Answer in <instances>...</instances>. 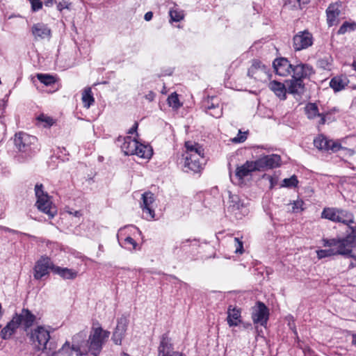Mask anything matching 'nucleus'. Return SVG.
Listing matches in <instances>:
<instances>
[{
    "mask_svg": "<svg viewBox=\"0 0 356 356\" xmlns=\"http://www.w3.org/2000/svg\"><path fill=\"white\" fill-rule=\"evenodd\" d=\"M110 334L109 331L103 330L101 326L93 327L88 340L85 341L86 334L84 332H80L72 337V348L76 353L77 356H86L89 352L92 355L97 356Z\"/></svg>",
    "mask_w": 356,
    "mask_h": 356,
    "instance_id": "f257e3e1",
    "label": "nucleus"
},
{
    "mask_svg": "<svg viewBox=\"0 0 356 356\" xmlns=\"http://www.w3.org/2000/svg\"><path fill=\"white\" fill-rule=\"evenodd\" d=\"M350 229V232L345 237L333 238H323L324 247H338L341 250H343L346 254L344 257L350 258L355 257L352 254L351 250L352 245L356 242V227H348Z\"/></svg>",
    "mask_w": 356,
    "mask_h": 356,
    "instance_id": "f03ea898",
    "label": "nucleus"
},
{
    "mask_svg": "<svg viewBox=\"0 0 356 356\" xmlns=\"http://www.w3.org/2000/svg\"><path fill=\"white\" fill-rule=\"evenodd\" d=\"M43 188L42 184H36L35 186V195L37 198L35 206L40 211L47 214L49 219H52L57 214V209Z\"/></svg>",
    "mask_w": 356,
    "mask_h": 356,
    "instance_id": "7ed1b4c3",
    "label": "nucleus"
},
{
    "mask_svg": "<svg viewBox=\"0 0 356 356\" xmlns=\"http://www.w3.org/2000/svg\"><path fill=\"white\" fill-rule=\"evenodd\" d=\"M29 339L35 349L44 351L48 346L50 334L43 326L40 325L31 332Z\"/></svg>",
    "mask_w": 356,
    "mask_h": 356,
    "instance_id": "20e7f679",
    "label": "nucleus"
},
{
    "mask_svg": "<svg viewBox=\"0 0 356 356\" xmlns=\"http://www.w3.org/2000/svg\"><path fill=\"white\" fill-rule=\"evenodd\" d=\"M248 76L257 81H266L271 79L270 69L264 65L260 60L254 59L248 71Z\"/></svg>",
    "mask_w": 356,
    "mask_h": 356,
    "instance_id": "39448f33",
    "label": "nucleus"
},
{
    "mask_svg": "<svg viewBox=\"0 0 356 356\" xmlns=\"http://www.w3.org/2000/svg\"><path fill=\"white\" fill-rule=\"evenodd\" d=\"M55 265L51 261V259L46 256H42L38 259L33 268V277L35 280H39L45 276L49 275L51 270L54 273V268Z\"/></svg>",
    "mask_w": 356,
    "mask_h": 356,
    "instance_id": "423d86ee",
    "label": "nucleus"
},
{
    "mask_svg": "<svg viewBox=\"0 0 356 356\" xmlns=\"http://www.w3.org/2000/svg\"><path fill=\"white\" fill-rule=\"evenodd\" d=\"M256 306L252 312V321L254 325H260L266 327L269 319V309L261 301L257 302Z\"/></svg>",
    "mask_w": 356,
    "mask_h": 356,
    "instance_id": "0eeeda50",
    "label": "nucleus"
},
{
    "mask_svg": "<svg viewBox=\"0 0 356 356\" xmlns=\"http://www.w3.org/2000/svg\"><path fill=\"white\" fill-rule=\"evenodd\" d=\"M291 73V78L304 80L309 79L315 71L312 65L297 60L292 64Z\"/></svg>",
    "mask_w": 356,
    "mask_h": 356,
    "instance_id": "6e6552de",
    "label": "nucleus"
},
{
    "mask_svg": "<svg viewBox=\"0 0 356 356\" xmlns=\"http://www.w3.org/2000/svg\"><path fill=\"white\" fill-rule=\"evenodd\" d=\"M13 318L18 326H22L25 332L33 325L36 316L29 309H22L20 314H15Z\"/></svg>",
    "mask_w": 356,
    "mask_h": 356,
    "instance_id": "1a4fd4ad",
    "label": "nucleus"
},
{
    "mask_svg": "<svg viewBox=\"0 0 356 356\" xmlns=\"http://www.w3.org/2000/svg\"><path fill=\"white\" fill-rule=\"evenodd\" d=\"M293 42L294 49L300 51L313 44V36L308 31H300L293 36Z\"/></svg>",
    "mask_w": 356,
    "mask_h": 356,
    "instance_id": "9d476101",
    "label": "nucleus"
},
{
    "mask_svg": "<svg viewBox=\"0 0 356 356\" xmlns=\"http://www.w3.org/2000/svg\"><path fill=\"white\" fill-rule=\"evenodd\" d=\"M129 319L125 315H122L117 320L116 327L113 332L111 340L116 345H121L127 330Z\"/></svg>",
    "mask_w": 356,
    "mask_h": 356,
    "instance_id": "9b49d317",
    "label": "nucleus"
},
{
    "mask_svg": "<svg viewBox=\"0 0 356 356\" xmlns=\"http://www.w3.org/2000/svg\"><path fill=\"white\" fill-rule=\"evenodd\" d=\"M36 138L26 133L19 132L15 136V145L19 151L26 152L30 149L31 144L34 143Z\"/></svg>",
    "mask_w": 356,
    "mask_h": 356,
    "instance_id": "f8f14e48",
    "label": "nucleus"
},
{
    "mask_svg": "<svg viewBox=\"0 0 356 356\" xmlns=\"http://www.w3.org/2000/svg\"><path fill=\"white\" fill-rule=\"evenodd\" d=\"M292 64L284 57L275 58L273 62V67L276 74L286 76L291 74Z\"/></svg>",
    "mask_w": 356,
    "mask_h": 356,
    "instance_id": "ddd939ff",
    "label": "nucleus"
},
{
    "mask_svg": "<svg viewBox=\"0 0 356 356\" xmlns=\"http://www.w3.org/2000/svg\"><path fill=\"white\" fill-rule=\"evenodd\" d=\"M256 161L259 166V171H264L266 169L278 167L280 164L281 157L277 154H271L264 156Z\"/></svg>",
    "mask_w": 356,
    "mask_h": 356,
    "instance_id": "4468645a",
    "label": "nucleus"
},
{
    "mask_svg": "<svg viewBox=\"0 0 356 356\" xmlns=\"http://www.w3.org/2000/svg\"><path fill=\"white\" fill-rule=\"evenodd\" d=\"M116 143H122L120 147L125 155H134L135 151H137L138 140L132 139L131 136H119Z\"/></svg>",
    "mask_w": 356,
    "mask_h": 356,
    "instance_id": "2eb2a0df",
    "label": "nucleus"
},
{
    "mask_svg": "<svg viewBox=\"0 0 356 356\" xmlns=\"http://www.w3.org/2000/svg\"><path fill=\"white\" fill-rule=\"evenodd\" d=\"M255 171H259L257 161H247L243 165L236 168V176L239 179H243Z\"/></svg>",
    "mask_w": 356,
    "mask_h": 356,
    "instance_id": "dca6fc26",
    "label": "nucleus"
},
{
    "mask_svg": "<svg viewBox=\"0 0 356 356\" xmlns=\"http://www.w3.org/2000/svg\"><path fill=\"white\" fill-rule=\"evenodd\" d=\"M287 92L293 95L301 97L305 91V84L303 80L291 78L286 81Z\"/></svg>",
    "mask_w": 356,
    "mask_h": 356,
    "instance_id": "f3484780",
    "label": "nucleus"
},
{
    "mask_svg": "<svg viewBox=\"0 0 356 356\" xmlns=\"http://www.w3.org/2000/svg\"><path fill=\"white\" fill-rule=\"evenodd\" d=\"M175 354L173 345L168 334L161 336L159 346L158 348V356H172Z\"/></svg>",
    "mask_w": 356,
    "mask_h": 356,
    "instance_id": "a211bd4d",
    "label": "nucleus"
},
{
    "mask_svg": "<svg viewBox=\"0 0 356 356\" xmlns=\"http://www.w3.org/2000/svg\"><path fill=\"white\" fill-rule=\"evenodd\" d=\"M227 321L229 327H234L241 323V310L240 308L229 305L227 309Z\"/></svg>",
    "mask_w": 356,
    "mask_h": 356,
    "instance_id": "6ab92c4d",
    "label": "nucleus"
},
{
    "mask_svg": "<svg viewBox=\"0 0 356 356\" xmlns=\"http://www.w3.org/2000/svg\"><path fill=\"white\" fill-rule=\"evenodd\" d=\"M341 6V2H336L331 3L326 10L327 15V23L328 26H332L337 22V18L340 15L339 7Z\"/></svg>",
    "mask_w": 356,
    "mask_h": 356,
    "instance_id": "aec40b11",
    "label": "nucleus"
},
{
    "mask_svg": "<svg viewBox=\"0 0 356 356\" xmlns=\"http://www.w3.org/2000/svg\"><path fill=\"white\" fill-rule=\"evenodd\" d=\"M31 32L35 39H44L51 36V30L47 25L43 23L33 24Z\"/></svg>",
    "mask_w": 356,
    "mask_h": 356,
    "instance_id": "412c9836",
    "label": "nucleus"
},
{
    "mask_svg": "<svg viewBox=\"0 0 356 356\" xmlns=\"http://www.w3.org/2000/svg\"><path fill=\"white\" fill-rule=\"evenodd\" d=\"M349 83L348 79L344 76H337L332 78L330 81V86L337 92L343 90Z\"/></svg>",
    "mask_w": 356,
    "mask_h": 356,
    "instance_id": "4be33fe9",
    "label": "nucleus"
},
{
    "mask_svg": "<svg viewBox=\"0 0 356 356\" xmlns=\"http://www.w3.org/2000/svg\"><path fill=\"white\" fill-rule=\"evenodd\" d=\"M269 88L274 92V93L280 99H286V92H287V87L285 84L277 81H273L269 83Z\"/></svg>",
    "mask_w": 356,
    "mask_h": 356,
    "instance_id": "5701e85b",
    "label": "nucleus"
},
{
    "mask_svg": "<svg viewBox=\"0 0 356 356\" xmlns=\"http://www.w3.org/2000/svg\"><path fill=\"white\" fill-rule=\"evenodd\" d=\"M337 214H339V223H342L350 227L351 224L355 222L353 213L348 210L338 208Z\"/></svg>",
    "mask_w": 356,
    "mask_h": 356,
    "instance_id": "b1692460",
    "label": "nucleus"
},
{
    "mask_svg": "<svg viewBox=\"0 0 356 356\" xmlns=\"http://www.w3.org/2000/svg\"><path fill=\"white\" fill-rule=\"evenodd\" d=\"M54 273L60 275L62 278L65 280H74L78 275V272L73 269L56 266L54 268Z\"/></svg>",
    "mask_w": 356,
    "mask_h": 356,
    "instance_id": "393cba45",
    "label": "nucleus"
},
{
    "mask_svg": "<svg viewBox=\"0 0 356 356\" xmlns=\"http://www.w3.org/2000/svg\"><path fill=\"white\" fill-rule=\"evenodd\" d=\"M317 257L319 259L332 257L334 255H343L346 254V252L343 250H341L338 247H330L329 249L325 250H318L316 251Z\"/></svg>",
    "mask_w": 356,
    "mask_h": 356,
    "instance_id": "a878e982",
    "label": "nucleus"
},
{
    "mask_svg": "<svg viewBox=\"0 0 356 356\" xmlns=\"http://www.w3.org/2000/svg\"><path fill=\"white\" fill-rule=\"evenodd\" d=\"M19 327L17 323H15L14 318H13L10 322L7 323V325L1 330L0 335L3 339H9L16 331V330Z\"/></svg>",
    "mask_w": 356,
    "mask_h": 356,
    "instance_id": "bb28decb",
    "label": "nucleus"
},
{
    "mask_svg": "<svg viewBox=\"0 0 356 356\" xmlns=\"http://www.w3.org/2000/svg\"><path fill=\"white\" fill-rule=\"evenodd\" d=\"M338 208L336 207H326L324 208L321 213V218L327 219L334 222H338L339 214H337Z\"/></svg>",
    "mask_w": 356,
    "mask_h": 356,
    "instance_id": "cd10ccee",
    "label": "nucleus"
},
{
    "mask_svg": "<svg viewBox=\"0 0 356 356\" xmlns=\"http://www.w3.org/2000/svg\"><path fill=\"white\" fill-rule=\"evenodd\" d=\"M184 168V170L186 172H188L189 171H192L193 172H200L202 169V164L199 160L190 161L185 159Z\"/></svg>",
    "mask_w": 356,
    "mask_h": 356,
    "instance_id": "c85d7f7f",
    "label": "nucleus"
},
{
    "mask_svg": "<svg viewBox=\"0 0 356 356\" xmlns=\"http://www.w3.org/2000/svg\"><path fill=\"white\" fill-rule=\"evenodd\" d=\"M185 147L186 149V155L191 154H204V149L197 143L186 141L185 143Z\"/></svg>",
    "mask_w": 356,
    "mask_h": 356,
    "instance_id": "c756f323",
    "label": "nucleus"
},
{
    "mask_svg": "<svg viewBox=\"0 0 356 356\" xmlns=\"http://www.w3.org/2000/svg\"><path fill=\"white\" fill-rule=\"evenodd\" d=\"M82 102L84 107L88 108L95 102V98L93 97L92 90L90 88H86L82 93Z\"/></svg>",
    "mask_w": 356,
    "mask_h": 356,
    "instance_id": "7c9ffc66",
    "label": "nucleus"
},
{
    "mask_svg": "<svg viewBox=\"0 0 356 356\" xmlns=\"http://www.w3.org/2000/svg\"><path fill=\"white\" fill-rule=\"evenodd\" d=\"M137 151H135L134 154L140 158L149 159L152 156V149L150 147L143 145L138 141Z\"/></svg>",
    "mask_w": 356,
    "mask_h": 356,
    "instance_id": "2f4dec72",
    "label": "nucleus"
},
{
    "mask_svg": "<svg viewBox=\"0 0 356 356\" xmlns=\"http://www.w3.org/2000/svg\"><path fill=\"white\" fill-rule=\"evenodd\" d=\"M305 113L307 117L310 119H314L316 117L321 115L318 111V106L316 103H308L305 108Z\"/></svg>",
    "mask_w": 356,
    "mask_h": 356,
    "instance_id": "473e14b6",
    "label": "nucleus"
},
{
    "mask_svg": "<svg viewBox=\"0 0 356 356\" xmlns=\"http://www.w3.org/2000/svg\"><path fill=\"white\" fill-rule=\"evenodd\" d=\"M245 207L244 202L237 195H229V208L233 211L240 210Z\"/></svg>",
    "mask_w": 356,
    "mask_h": 356,
    "instance_id": "72a5a7b5",
    "label": "nucleus"
},
{
    "mask_svg": "<svg viewBox=\"0 0 356 356\" xmlns=\"http://www.w3.org/2000/svg\"><path fill=\"white\" fill-rule=\"evenodd\" d=\"M36 77L41 83L47 86L55 83L56 81L54 76L49 74H37Z\"/></svg>",
    "mask_w": 356,
    "mask_h": 356,
    "instance_id": "f704fd0d",
    "label": "nucleus"
},
{
    "mask_svg": "<svg viewBox=\"0 0 356 356\" xmlns=\"http://www.w3.org/2000/svg\"><path fill=\"white\" fill-rule=\"evenodd\" d=\"M154 202V194L152 192H145L142 195V203L141 207H151V204Z\"/></svg>",
    "mask_w": 356,
    "mask_h": 356,
    "instance_id": "c9c22d12",
    "label": "nucleus"
},
{
    "mask_svg": "<svg viewBox=\"0 0 356 356\" xmlns=\"http://www.w3.org/2000/svg\"><path fill=\"white\" fill-rule=\"evenodd\" d=\"M169 15L170 17V21L172 22H180L184 19V15L183 11L178 10L177 9H171L169 11Z\"/></svg>",
    "mask_w": 356,
    "mask_h": 356,
    "instance_id": "e433bc0d",
    "label": "nucleus"
},
{
    "mask_svg": "<svg viewBox=\"0 0 356 356\" xmlns=\"http://www.w3.org/2000/svg\"><path fill=\"white\" fill-rule=\"evenodd\" d=\"M168 103L170 106L174 108H179L181 104H180L178 95L176 92L171 94L168 98Z\"/></svg>",
    "mask_w": 356,
    "mask_h": 356,
    "instance_id": "4c0bfd02",
    "label": "nucleus"
},
{
    "mask_svg": "<svg viewBox=\"0 0 356 356\" xmlns=\"http://www.w3.org/2000/svg\"><path fill=\"white\" fill-rule=\"evenodd\" d=\"M356 28V24L355 22L353 23H349L348 22H343V24L340 26L339 29L338 30V34L342 35L346 33L348 31H353Z\"/></svg>",
    "mask_w": 356,
    "mask_h": 356,
    "instance_id": "58836bf2",
    "label": "nucleus"
},
{
    "mask_svg": "<svg viewBox=\"0 0 356 356\" xmlns=\"http://www.w3.org/2000/svg\"><path fill=\"white\" fill-rule=\"evenodd\" d=\"M298 184V180L296 175L291 176L290 178H286L283 180L282 186L286 188L296 187Z\"/></svg>",
    "mask_w": 356,
    "mask_h": 356,
    "instance_id": "ea45409f",
    "label": "nucleus"
},
{
    "mask_svg": "<svg viewBox=\"0 0 356 356\" xmlns=\"http://www.w3.org/2000/svg\"><path fill=\"white\" fill-rule=\"evenodd\" d=\"M72 346L68 341H66L58 351V354H60L63 356H70L72 355ZM73 351H74L73 350Z\"/></svg>",
    "mask_w": 356,
    "mask_h": 356,
    "instance_id": "a19ab883",
    "label": "nucleus"
},
{
    "mask_svg": "<svg viewBox=\"0 0 356 356\" xmlns=\"http://www.w3.org/2000/svg\"><path fill=\"white\" fill-rule=\"evenodd\" d=\"M314 146L321 150H324L325 145H327V138L322 136L318 137L314 140Z\"/></svg>",
    "mask_w": 356,
    "mask_h": 356,
    "instance_id": "79ce46f5",
    "label": "nucleus"
},
{
    "mask_svg": "<svg viewBox=\"0 0 356 356\" xmlns=\"http://www.w3.org/2000/svg\"><path fill=\"white\" fill-rule=\"evenodd\" d=\"M56 4L57 10L60 12H62L64 9H71L72 3L70 0H59Z\"/></svg>",
    "mask_w": 356,
    "mask_h": 356,
    "instance_id": "37998d69",
    "label": "nucleus"
},
{
    "mask_svg": "<svg viewBox=\"0 0 356 356\" xmlns=\"http://www.w3.org/2000/svg\"><path fill=\"white\" fill-rule=\"evenodd\" d=\"M56 343L50 339L48 342V346H47V348L44 349V350L47 351L48 355L54 356L57 353V352L56 351Z\"/></svg>",
    "mask_w": 356,
    "mask_h": 356,
    "instance_id": "c03bdc74",
    "label": "nucleus"
},
{
    "mask_svg": "<svg viewBox=\"0 0 356 356\" xmlns=\"http://www.w3.org/2000/svg\"><path fill=\"white\" fill-rule=\"evenodd\" d=\"M143 213L145 214L146 219H153L155 216L154 210L151 207H143Z\"/></svg>",
    "mask_w": 356,
    "mask_h": 356,
    "instance_id": "a18cd8bd",
    "label": "nucleus"
},
{
    "mask_svg": "<svg viewBox=\"0 0 356 356\" xmlns=\"http://www.w3.org/2000/svg\"><path fill=\"white\" fill-rule=\"evenodd\" d=\"M247 138V133L241 132L239 130L238 134L236 137L234 138L232 140L234 143H240L244 142Z\"/></svg>",
    "mask_w": 356,
    "mask_h": 356,
    "instance_id": "49530a36",
    "label": "nucleus"
},
{
    "mask_svg": "<svg viewBox=\"0 0 356 356\" xmlns=\"http://www.w3.org/2000/svg\"><path fill=\"white\" fill-rule=\"evenodd\" d=\"M31 4V9L33 12H37L42 7V2L41 0H29Z\"/></svg>",
    "mask_w": 356,
    "mask_h": 356,
    "instance_id": "de8ad7c7",
    "label": "nucleus"
},
{
    "mask_svg": "<svg viewBox=\"0 0 356 356\" xmlns=\"http://www.w3.org/2000/svg\"><path fill=\"white\" fill-rule=\"evenodd\" d=\"M38 120L40 122H44L47 126H51L54 124V120L51 118L46 116L43 114L40 115L38 117Z\"/></svg>",
    "mask_w": 356,
    "mask_h": 356,
    "instance_id": "09e8293b",
    "label": "nucleus"
},
{
    "mask_svg": "<svg viewBox=\"0 0 356 356\" xmlns=\"http://www.w3.org/2000/svg\"><path fill=\"white\" fill-rule=\"evenodd\" d=\"M331 143L332 144H331V147H330V149L332 152H337L341 149H342L341 145L339 143L332 140Z\"/></svg>",
    "mask_w": 356,
    "mask_h": 356,
    "instance_id": "8fccbe9b",
    "label": "nucleus"
},
{
    "mask_svg": "<svg viewBox=\"0 0 356 356\" xmlns=\"http://www.w3.org/2000/svg\"><path fill=\"white\" fill-rule=\"evenodd\" d=\"M209 114L214 118H220L222 114V108H217L216 110L209 111Z\"/></svg>",
    "mask_w": 356,
    "mask_h": 356,
    "instance_id": "3c124183",
    "label": "nucleus"
},
{
    "mask_svg": "<svg viewBox=\"0 0 356 356\" xmlns=\"http://www.w3.org/2000/svg\"><path fill=\"white\" fill-rule=\"evenodd\" d=\"M203 157H204V154H187L186 156L185 159H188L190 161L199 160L200 158H203Z\"/></svg>",
    "mask_w": 356,
    "mask_h": 356,
    "instance_id": "603ef678",
    "label": "nucleus"
},
{
    "mask_svg": "<svg viewBox=\"0 0 356 356\" xmlns=\"http://www.w3.org/2000/svg\"><path fill=\"white\" fill-rule=\"evenodd\" d=\"M191 242H195V245H197L198 241L196 238H194L193 240H191L190 238L186 239V240L181 241L179 248L181 249H184V248L186 246V243H191Z\"/></svg>",
    "mask_w": 356,
    "mask_h": 356,
    "instance_id": "864d4df0",
    "label": "nucleus"
},
{
    "mask_svg": "<svg viewBox=\"0 0 356 356\" xmlns=\"http://www.w3.org/2000/svg\"><path fill=\"white\" fill-rule=\"evenodd\" d=\"M217 108H219L218 104H215L213 102H209V101H208L207 105L205 106V108L208 111L216 110Z\"/></svg>",
    "mask_w": 356,
    "mask_h": 356,
    "instance_id": "5fc2aeb1",
    "label": "nucleus"
},
{
    "mask_svg": "<svg viewBox=\"0 0 356 356\" xmlns=\"http://www.w3.org/2000/svg\"><path fill=\"white\" fill-rule=\"evenodd\" d=\"M124 241L126 243L132 245L134 249L136 248V247L137 245V243L136 242V241L131 236H127L125 238Z\"/></svg>",
    "mask_w": 356,
    "mask_h": 356,
    "instance_id": "6e6d98bb",
    "label": "nucleus"
},
{
    "mask_svg": "<svg viewBox=\"0 0 356 356\" xmlns=\"http://www.w3.org/2000/svg\"><path fill=\"white\" fill-rule=\"evenodd\" d=\"M263 178H266L269 180V181L270 183V188H273L277 183L276 180H275L274 178L270 175L265 174L263 176Z\"/></svg>",
    "mask_w": 356,
    "mask_h": 356,
    "instance_id": "4d7b16f0",
    "label": "nucleus"
},
{
    "mask_svg": "<svg viewBox=\"0 0 356 356\" xmlns=\"http://www.w3.org/2000/svg\"><path fill=\"white\" fill-rule=\"evenodd\" d=\"M235 241L238 244V247L236 249V252L242 253L243 252V243L238 238H234Z\"/></svg>",
    "mask_w": 356,
    "mask_h": 356,
    "instance_id": "13d9d810",
    "label": "nucleus"
},
{
    "mask_svg": "<svg viewBox=\"0 0 356 356\" xmlns=\"http://www.w3.org/2000/svg\"><path fill=\"white\" fill-rule=\"evenodd\" d=\"M155 96L156 95L154 92L149 91V93L145 95V99L149 102H152L154 100Z\"/></svg>",
    "mask_w": 356,
    "mask_h": 356,
    "instance_id": "bf43d9fd",
    "label": "nucleus"
},
{
    "mask_svg": "<svg viewBox=\"0 0 356 356\" xmlns=\"http://www.w3.org/2000/svg\"><path fill=\"white\" fill-rule=\"evenodd\" d=\"M44 6L47 7H52L55 3H56V0H44Z\"/></svg>",
    "mask_w": 356,
    "mask_h": 356,
    "instance_id": "052dcab7",
    "label": "nucleus"
},
{
    "mask_svg": "<svg viewBox=\"0 0 356 356\" xmlns=\"http://www.w3.org/2000/svg\"><path fill=\"white\" fill-rule=\"evenodd\" d=\"M138 127V122H136L134 124L133 127H132L129 130L128 134H134L135 132H136V131H137Z\"/></svg>",
    "mask_w": 356,
    "mask_h": 356,
    "instance_id": "680f3d73",
    "label": "nucleus"
},
{
    "mask_svg": "<svg viewBox=\"0 0 356 356\" xmlns=\"http://www.w3.org/2000/svg\"><path fill=\"white\" fill-rule=\"evenodd\" d=\"M318 117L320 118V120L318 121V125H323V124H325V123L326 122L325 115L323 114V113H321V115H318Z\"/></svg>",
    "mask_w": 356,
    "mask_h": 356,
    "instance_id": "e2e57ef3",
    "label": "nucleus"
},
{
    "mask_svg": "<svg viewBox=\"0 0 356 356\" xmlns=\"http://www.w3.org/2000/svg\"><path fill=\"white\" fill-rule=\"evenodd\" d=\"M153 17V13L151 11H149L145 14L144 19L146 21H150Z\"/></svg>",
    "mask_w": 356,
    "mask_h": 356,
    "instance_id": "0e129e2a",
    "label": "nucleus"
},
{
    "mask_svg": "<svg viewBox=\"0 0 356 356\" xmlns=\"http://www.w3.org/2000/svg\"><path fill=\"white\" fill-rule=\"evenodd\" d=\"M70 213L72 214L74 216H76V217H80L81 216V211H74V212L70 211Z\"/></svg>",
    "mask_w": 356,
    "mask_h": 356,
    "instance_id": "69168bd1",
    "label": "nucleus"
},
{
    "mask_svg": "<svg viewBox=\"0 0 356 356\" xmlns=\"http://www.w3.org/2000/svg\"><path fill=\"white\" fill-rule=\"evenodd\" d=\"M327 145H325L324 150L330 151V147H331V144H332L331 143H332V140L327 139Z\"/></svg>",
    "mask_w": 356,
    "mask_h": 356,
    "instance_id": "338daca9",
    "label": "nucleus"
},
{
    "mask_svg": "<svg viewBox=\"0 0 356 356\" xmlns=\"http://www.w3.org/2000/svg\"><path fill=\"white\" fill-rule=\"evenodd\" d=\"M243 327L246 329H252V325L251 323H243Z\"/></svg>",
    "mask_w": 356,
    "mask_h": 356,
    "instance_id": "774afa93",
    "label": "nucleus"
}]
</instances>
